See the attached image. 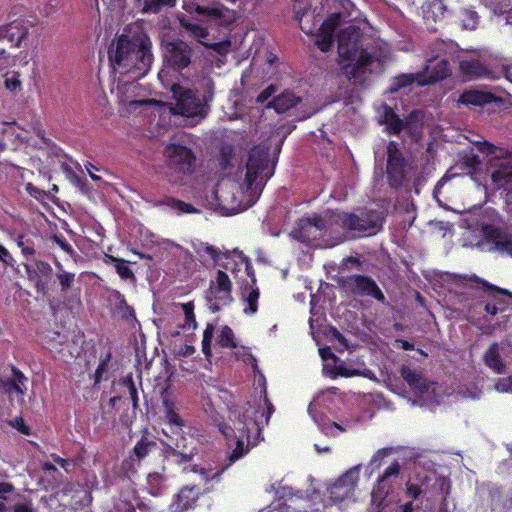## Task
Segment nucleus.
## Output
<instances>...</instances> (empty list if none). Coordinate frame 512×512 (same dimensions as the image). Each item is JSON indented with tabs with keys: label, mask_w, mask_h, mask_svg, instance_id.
Returning <instances> with one entry per match:
<instances>
[{
	"label": "nucleus",
	"mask_w": 512,
	"mask_h": 512,
	"mask_svg": "<svg viewBox=\"0 0 512 512\" xmlns=\"http://www.w3.org/2000/svg\"><path fill=\"white\" fill-rule=\"evenodd\" d=\"M276 92V86L270 84L256 97L257 104H264L274 93Z\"/></svg>",
	"instance_id": "e2e57ef3"
},
{
	"label": "nucleus",
	"mask_w": 512,
	"mask_h": 512,
	"mask_svg": "<svg viewBox=\"0 0 512 512\" xmlns=\"http://www.w3.org/2000/svg\"><path fill=\"white\" fill-rule=\"evenodd\" d=\"M161 205L170 207L173 210H177L180 214L182 213H194L197 210L189 203L182 200H178L173 197L166 196L160 201Z\"/></svg>",
	"instance_id": "a19ab883"
},
{
	"label": "nucleus",
	"mask_w": 512,
	"mask_h": 512,
	"mask_svg": "<svg viewBox=\"0 0 512 512\" xmlns=\"http://www.w3.org/2000/svg\"><path fill=\"white\" fill-rule=\"evenodd\" d=\"M461 283L470 289L482 292L484 296L480 297L477 305L490 316H496L498 313L506 311L512 299V292L500 288L488 281L478 277L475 274L460 276Z\"/></svg>",
	"instance_id": "7ed1b4c3"
},
{
	"label": "nucleus",
	"mask_w": 512,
	"mask_h": 512,
	"mask_svg": "<svg viewBox=\"0 0 512 512\" xmlns=\"http://www.w3.org/2000/svg\"><path fill=\"white\" fill-rule=\"evenodd\" d=\"M178 0H143L142 12L158 14L165 9H172Z\"/></svg>",
	"instance_id": "e433bc0d"
},
{
	"label": "nucleus",
	"mask_w": 512,
	"mask_h": 512,
	"mask_svg": "<svg viewBox=\"0 0 512 512\" xmlns=\"http://www.w3.org/2000/svg\"><path fill=\"white\" fill-rule=\"evenodd\" d=\"M152 43L147 36L130 38L120 35L115 49L108 50V58L113 71L120 75H131L136 80L144 77L151 68Z\"/></svg>",
	"instance_id": "f03ea898"
},
{
	"label": "nucleus",
	"mask_w": 512,
	"mask_h": 512,
	"mask_svg": "<svg viewBox=\"0 0 512 512\" xmlns=\"http://www.w3.org/2000/svg\"><path fill=\"white\" fill-rule=\"evenodd\" d=\"M167 166L170 170L182 174H192L196 167V154L192 148L180 143H170L164 149Z\"/></svg>",
	"instance_id": "1a4fd4ad"
},
{
	"label": "nucleus",
	"mask_w": 512,
	"mask_h": 512,
	"mask_svg": "<svg viewBox=\"0 0 512 512\" xmlns=\"http://www.w3.org/2000/svg\"><path fill=\"white\" fill-rule=\"evenodd\" d=\"M64 495L70 497L68 503L71 506L84 505L91 498L89 491L83 485L74 483L65 486Z\"/></svg>",
	"instance_id": "c756f323"
},
{
	"label": "nucleus",
	"mask_w": 512,
	"mask_h": 512,
	"mask_svg": "<svg viewBox=\"0 0 512 512\" xmlns=\"http://www.w3.org/2000/svg\"><path fill=\"white\" fill-rule=\"evenodd\" d=\"M268 149L255 146L249 153L245 182L247 189L260 195L265 182L274 174L275 163H270Z\"/></svg>",
	"instance_id": "423d86ee"
},
{
	"label": "nucleus",
	"mask_w": 512,
	"mask_h": 512,
	"mask_svg": "<svg viewBox=\"0 0 512 512\" xmlns=\"http://www.w3.org/2000/svg\"><path fill=\"white\" fill-rule=\"evenodd\" d=\"M494 96L490 92L479 90H466L459 98V102L466 106H484L493 101Z\"/></svg>",
	"instance_id": "393cba45"
},
{
	"label": "nucleus",
	"mask_w": 512,
	"mask_h": 512,
	"mask_svg": "<svg viewBox=\"0 0 512 512\" xmlns=\"http://www.w3.org/2000/svg\"><path fill=\"white\" fill-rule=\"evenodd\" d=\"M232 281L228 274L218 269L216 275L209 282L206 292V299L210 303L209 309L216 313L223 307L231 305L234 301L232 296Z\"/></svg>",
	"instance_id": "6e6552de"
},
{
	"label": "nucleus",
	"mask_w": 512,
	"mask_h": 512,
	"mask_svg": "<svg viewBox=\"0 0 512 512\" xmlns=\"http://www.w3.org/2000/svg\"><path fill=\"white\" fill-rule=\"evenodd\" d=\"M165 421L168 425H170L171 427L175 426L176 428H178L179 430H182V428L184 427L185 425V422L184 420L182 419V417L178 414V412H173L170 414H167L165 416Z\"/></svg>",
	"instance_id": "052dcab7"
},
{
	"label": "nucleus",
	"mask_w": 512,
	"mask_h": 512,
	"mask_svg": "<svg viewBox=\"0 0 512 512\" xmlns=\"http://www.w3.org/2000/svg\"><path fill=\"white\" fill-rule=\"evenodd\" d=\"M117 512H135V504L130 502L123 494L115 505Z\"/></svg>",
	"instance_id": "bf43d9fd"
},
{
	"label": "nucleus",
	"mask_w": 512,
	"mask_h": 512,
	"mask_svg": "<svg viewBox=\"0 0 512 512\" xmlns=\"http://www.w3.org/2000/svg\"><path fill=\"white\" fill-rule=\"evenodd\" d=\"M427 479H428L427 476L424 477V479L422 480L421 484L407 482V484H406V496L411 498V499H413V500L419 499L420 496L425 492V489L423 488V486L425 485V482H426Z\"/></svg>",
	"instance_id": "603ef678"
},
{
	"label": "nucleus",
	"mask_w": 512,
	"mask_h": 512,
	"mask_svg": "<svg viewBox=\"0 0 512 512\" xmlns=\"http://www.w3.org/2000/svg\"><path fill=\"white\" fill-rule=\"evenodd\" d=\"M201 45L217 52L220 55H226L231 46V42L229 40L215 42V43H208V42L201 41Z\"/></svg>",
	"instance_id": "6e6d98bb"
},
{
	"label": "nucleus",
	"mask_w": 512,
	"mask_h": 512,
	"mask_svg": "<svg viewBox=\"0 0 512 512\" xmlns=\"http://www.w3.org/2000/svg\"><path fill=\"white\" fill-rule=\"evenodd\" d=\"M180 23L181 26L187 32H189L194 38H196L200 44L201 41H203V39H205L209 35L208 29L199 24L191 23L185 20H181Z\"/></svg>",
	"instance_id": "c03bdc74"
},
{
	"label": "nucleus",
	"mask_w": 512,
	"mask_h": 512,
	"mask_svg": "<svg viewBox=\"0 0 512 512\" xmlns=\"http://www.w3.org/2000/svg\"><path fill=\"white\" fill-rule=\"evenodd\" d=\"M418 80H423L422 75L420 73L414 75V74H402L395 79V85L397 88H404L411 84H413L415 81L418 82Z\"/></svg>",
	"instance_id": "5fc2aeb1"
},
{
	"label": "nucleus",
	"mask_w": 512,
	"mask_h": 512,
	"mask_svg": "<svg viewBox=\"0 0 512 512\" xmlns=\"http://www.w3.org/2000/svg\"><path fill=\"white\" fill-rule=\"evenodd\" d=\"M258 413H260L259 406L254 403L245 402L234 405L229 410V419L233 423V427L225 422L218 424L219 431L226 439L233 435L236 436V446L227 456L221 470L214 476L220 475L263 440V423L258 421Z\"/></svg>",
	"instance_id": "f257e3e1"
},
{
	"label": "nucleus",
	"mask_w": 512,
	"mask_h": 512,
	"mask_svg": "<svg viewBox=\"0 0 512 512\" xmlns=\"http://www.w3.org/2000/svg\"><path fill=\"white\" fill-rule=\"evenodd\" d=\"M333 221L342 229L354 232L355 236L363 237L377 234L382 229L385 218L377 210L364 209L360 214L334 213Z\"/></svg>",
	"instance_id": "39448f33"
},
{
	"label": "nucleus",
	"mask_w": 512,
	"mask_h": 512,
	"mask_svg": "<svg viewBox=\"0 0 512 512\" xmlns=\"http://www.w3.org/2000/svg\"><path fill=\"white\" fill-rule=\"evenodd\" d=\"M193 49L183 40L166 43L164 49V64L176 72L187 68L192 61Z\"/></svg>",
	"instance_id": "f8f14e48"
},
{
	"label": "nucleus",
	"mask_w": 512,
	"mask_h": 512,
	"mask_svg": "<svg viewBox=\"0 0 512 512\" xmlns=\"http://www.w3.org/2000/svg\"><path fill=\"white\" fill-rule=\"evenodd\" d=\"M357 54L359 55L354 65L350 63V66H347V62L339 63L348 79L358 77L359 74L373 62V56L368 53L366 49L361 48Z\"/></svg>",
	"instance_id": "4be33fe9"
},
{
	"label": "nucleus",
	"mask_w": 512,
	"mask_h": 512,
	"mask_svg": "<svg viewBox=\"0 0 512 512\" xmlns=\"http://www.w3.org/2000/svg\"><path fill=\"white\" fill-rule=\"evenodd\" d=\"M425 71L427 77L423 80H418L420 86L432 85L449 77L451 75L450 61L448 58L428 59Z\"/></svg>",
	"instance_id": "a211bd4d"
},
{
	"label": "nucleus",
	"mask_w": 512,
	"mask_h": 512,
	"mask_svg": "<svg viewBox=\"0 0 512 512\" xmlns=\"http://www.w3.org/2000/svg\"><path fill=\"white\" fill-rule=\"evenodd\" d=\"M195 251L200 257H203L204 255H209L211 259L214 261V265H219V257L221 255V252L218 248L207 243H200L199 246L195 249Z\"/></svg>",
	"instance_id": "3c124183"
},
{
	"label": "nucleus",
	"mask_w": 512,
	"mask_h": 512,
	"mask_svg": "<svg viewBox=\"0 0 512 512\" xmlns=\"http://www.w3.org/2000/svg\"><path fill=\"white\" fill-rule=\"evenodd\" d=\"M484 239L493 244V249L512 257L511 237L500 227L487 224L483 227Z\"/></svg>",
	"instance_id": "f3484780"
},
{
	"label": "nucleus",
	"mask_w": 512,
	"mask_h": 512,
	"mask_svg": "<svg viewBox=\"0 0 512 512\" xmlns=\"http://www.w3.org/2000/svg\"><path fill=\"white\" fill-rule=\"evenodd\" d=\"M363 33L361 29L355 25H349L342 29L338 34V56L339 63L347 62L350 66L356 59L357 53L362 47Z\"/></svg>",
	"instance_id": "9d476101"
},
{
	"label": "nucleus",
	"mask_w": 512,
	"mask_h": 512,
	"mask_svg": "<svg viewBox=\"0 0 512 512\" xmlns=\"http://www.w3.org/2000/svg\"><path fill=\"white\" fill-rule=\"evenodd\" d=\"M483 360L485 365L497 374L506 371V364L501 357V348L497 342L492 343L485 351Z\"/></svg>",
	"instance_id": "5701e85b"
},
{
	"label": "nucleus",
	"mask_w": 512,
	"mask_h": 512,
	"mask_svg": "<svg viewBox=\"0 0 512 512\" xmlns=\"http://www.w3.org/2000/svg\"><path fill=\"white\" fill-rule=\"evenodd\" d=\"M445 7L442 3V0H431L426 1L422 5V13L423 18L426 21L427 25L429 22L436 23L439 19L444 15ZM429 30H436L434 27L427 26Z\"/></svg>",
	"instance_id": "a878e982"
},
{
	"label": "nucleus",
	"mask_w": 512,
	"mask_h": 512,
	"mask_svg": "<svg viewBox=\"0 0 512 512\" xmlns=\"http://www.w3.org/2000/svg\"><path fill=\"white\" fill-rule=\"evenodd\" d=\"M55 267L57 268L56 278L59 281L61 293H67L74 284L75 274L64 270L63 265L55 260Z\"/></svg>",
	"instance_id": "4c0bfd02"
},
{
	"label": "nucleus",
	"mask_w": 512,
	"mask_h": 512,
	"mask_svg": "<svg viewBox=\"0 0 512 512\" xmlns=\"http://www.w3.org/2000/svg\"><path fill=\"white\" fill-rule=\"evenodd\" d=\"M214 330H215L214 325L211 323H208L203 332V339H202L201 344H202V352L206 358H209L212 356L211 342H212V338L214 335Z\"/></svg>",
	"instance_id": "09e8293b"
},
{
	"label": "nucleus",
	"mask_w": 512,
	"mask_h": 512,
	"mask_svg": "<svg viewBox=\"0 0 512 512\" xmlns=\"http://www.w3.org/2000/svg\"><path fill=\"white\" fill-rule=\"evenodd\" d=\"M339 14H334L333 17L326 19L317 35L315 45L324 53L329 52L334 44V32L338 25Z\"/></svg>",
	"instance_id": "aec40b11"
},
{
	"label": "nucleus",
	"mask_w": 512,
	"mask_h": 512,
	"mask_svg": "<svg viewBox=\"0 0 512 512\" xmlns=\"http://www.w3.org/2000/svg\"><path fill=\"white\" fill-rule=\"evenodd\" d=\"M406 160L396 141H390L387 145L386 173L388 184L392 188L402 186L405 179Z\"/></svg>",
	"instance_id": "ddd939ff"
},
{
	"label": "nucleus",
	"mask_w": 512,
	"mask_h": 512,
	"mask_svg": "<svg viewBox=\"0 0 512 512\" xmlns=\"http://www.w3.org/2000/svg\"><path fill=\"white\" fill-rule=\"evenodd\" d=\"M51 240L70 257L76 258L77 253L63 235L53 234Z\"/></svg>",
	"instance_id": "864d4df0"
},
{
	"label": "nucleus",
	"mask_w": 512,
	"mask_h": 512,
	"mask_svg": "<svg viewBox=\"0 0 512 512\" xmlns=\"http://www.w3.org/2000/svg\"><path fill=\"white\" fill-rule=\"evenodd\" d=\"M27 380L25 375L16 367H12V378L3 382L6 392H15L19 395L25 394L24 383Z\"/></svg>",
	"instance_id": "f704fd0d"
},
{
	"label": "nucleus",
	"mask_w": 512,
	"mask_h": 512,
	"mask_svg": "<svg viewBox=\"0 0 512 512\" xmlns=\"http://www.w3.org/2000/svg\"><path fill=\"white\" fill-rule=\"evenodd\" d=\"M400 374L412 390L418 392H424L427 390V385L424 383L421 373L416 370L403 365L400 369Z\"/></svg>",
	"instance_id": "473e14b6"
},
{
	"label": "nucleus",
	"mask_w": 512,
	"mask_h": 512,
	"mask_svg": "<svg viewBox=\"0 0 512 512\" xmlns=\"http://www.w3.org/2000/svg\"><path fill=\"white\" fill-rule=\"evenodd\" d=\"M115 270L122 280H129L132 283L136 282L135 274L129 267V261L122 258L118 264H115Z\"/></svg>",
	"instance_id": "8fccbe9b"
},
{
	"label": "nucleus",
	"mask_w": 512,
	"mask_h": 512,
	"mask_svg": "<svg viewBox=\"0 0 512 512\" xmlns=\"http://www.w3.org/2000/svg\"><path fill=\"white\" fill-rule=\"evenodd\" d=\"M36 270L31 271L29 265L25 264L24 267L29 275L30 280H34V277L42 276L45 278H49L52 274V267L51 265L43 260H38L35 262Z\"/></svg>",
	"instance_id": "37998d69"
},
{
	"label": "nucleus",
	"mask_w": 512,
	"mask_h": 512,
	"mask_svg": "<svg viewBox=\"0 0 512 512\" xmlns=\"http://www.w3.org/2000/svg\"><path fill=\"white\" fill-rule=\"evenodd\" d=\"M333 378L341 376L345 378L353 377L359 375V371L356 369H349L344 364L336 365L333 368Z\"/></svg>",
	"instance_id": "13d9d810"
},
{
	"label": "nucleus",
	"mask_w": 512,
	"mask_h": 512,
	"mask_svg": "<svg viewBox=\"0 0 512 512\" xmlns=\"http://www.w3.org/2000/svg\"><path fill=\"white\" fill-rule=\"evenodd\" d=\"M340 289L351 297H371L380 303L386 302V297L376 281L361 274H352L342 277L338 281Z\"/></svg>",
	"instance_id": "0eeeda50"
},
{
	"label": "nucleus",
	"mask_w": 512,
	"mask_h": 512,
	"mask_svg": "<svg viewBox=\"0 0 512 512\" xmlns=\"http://www.w3.org/2000/svg\"><path fill=\"white\" fill-rule=\"evenodd\" d=\"M183 9L189 14H197L209 21L215 22L217 25H224L225 11H228L224 5L206 6L196 2L195 0H183Z\"/></svg>",
	"instance_id": "dca6fc26"
},
{
	"label": "nucleus",
	"mask_w": 512,
	"mask_h": 512,
	"mask_svg": "<svg viewBox=\"0 0 512 512\" xmlns=\"http://www.w3.org/2000/svg\"><path fill=\"white\" fill-rule=\"evenodd\" d=\"M424 113L422 110L415 109L411 111L404 119V129L412 131L421 128Z\"/></svg>",
	"instance_id": "a18cd8bd"
},
{
	"label": "nucleus",
	"mask_w": 512,
	"mask_h": 512,
	"mask_svg": "<svg viewBox=\"0 0 512 512\" xmlns=\"http://www.w3.org/2000/svg\"><path fill=\"white\" fill-rule=\"evenodd\" d=\"M0 512H35L31 502H22L14 504L8 509L5 503L0 502Z\"/></svg>",
	"instance_id": "4d7b16f0"
},
{
	"label": "nucleus",
	"mask_w": 512,
	"mask_h": 512,
	"mask_svg": "<svg viewBox=\"0 0 512 512\" xmlns=\"http://www.w3.org/2000/svg\"><path fill=\"white\" fill-rule=\"evenodd\" d=\"M216 342L221 348L224 349H234L238 346L235 334L232 328L228 325H225L221 328Z\"/></svg>",
	"instance_id": "58836bf2"
},
{
	"label": "nucleus",
	"mask_w": 512,
	"mask_h": 512,
	"mask_svg": "<svg viewBox=\"0 0 512 512\" xmlns=\"http://www.w3.org/2000/svg\"><path fill=\"white\" fill-rule=\"evenodd\" d=\"M13 426L24 435L31 434V428L25 423V420L22 417H16Z\"/></svg>",
	"instance_id": "338daca9"
},
{
	"label": "nucleus",
	"mask_w": 512,
	"mask_h": 512,
	"mask_svg": "<svg viewBox=\"0 0 512 512\" xmlns=\"http://www.w3.org/2000/svg\"><path fill=\"white\" fill-rule=\"evenodd\" d=\"M193 438L192 436H189L188 438L186 436H181L179 439H177L176 441V447H174L175 449H178V450H190L191 447H196L195 445H193Z\"/></svg>",
	"instance_id": "0e129e2a"
},
{
	"label": "nucleus",
	"mask_w": 512,
	"mask_h": 512,
	"mask_svg": "<svg viewBox=\"0 0 512 512\" xmlns=\"http://www.w3.org/2000/svg\"><path fill=\"white\" fill-rule=\"evenodd\" d=\"M198 489L196 487H184L177 494V506L180 509H189L193 507L198 499Z\"/></svg>",
	"instance_id": "c9c22d12"
},
{
	"label": "nucleus",
	"mask_w": 512,
	"mask_h": 512,
	"mask_svg": "<svg viewBox=\"0 0 512 512\" xmlns=\"http://www.w3.org/2000/svg\"><path fill=\"white\" fill-rule=\"evenodd\" d=\"M242 262L244 263L246 274L249 277V281H246L245 284H256L257 279L255 275V270L250 259L247 256L242 255Z\"/></svg>",
	"instance_id": "680f3d73"
},
{
	"label": "nucleus",
	"mask_w": 512,
	"mask_h": 512,
	"mask_svg": "<svg viewBox=\"0 0 512 512\" xmlns=\"http://www.w3.org/2000/svg\"><path fill=\"white\" fill-rule=\"evenodd\" d=\"M27 35V29L16 21L0 25V40L9 39L11 42H16V45L25 39Z\"/></svg>",
	"instance_id": "bb28decb"
},
{
	"label": "nucleus",
	"mask_w": 512,
	"mask_h": 512,
	"mask_svg": "<svg viewBox=\"0 0 512 512\" xmlns=\"http://www.w3.org/2000/svg\"><path fill=\"white\" fill-rule=\"evenodd\" d=\"M491 181L499 188L512 192V162L502 163L491 173Z\"/></svg>",
	"instance_id": "b1692460"
},
{
	"label": "nucleus",
	"mask_w": 512,
	"mask_h": 512,
	"mask_svg": "<svg viewBox=\"0 0 512 512\" xmlns=\"http://www.w3.org/2000/svg\"><path fill=\"white\" fill-rule=\"evenodd\" d=\"M460 25L463 29L473 30L477 27L479 16L476 11L472 9H463L460 12Z\"/></svg>",
	"instance_id": "79ce46f5"
},
{
	"label": "nucleus",
	"mask_w": 512,
	"mask_h": 512,
	"mask_svg": "<svg viewBox=\"0 0 512 512\" xmlns=\"http://www.w3.org/2000/svg\"><path fill=\"white\" fill-rule=\"evenodd\" d=\"M112 358L111 350H108L105 354L101 355L99 364L94 372V383L98 384L103 379V375L108 371L109 363Z\"/></svg>",
	"instance_id": "49530a36"
},
{
	"label": "nucleus",
	"mask_w": 512,
	"mask_h": 512,
	"mask_svg": "<svg viewBox=\"0 0 512 512\" xmlns=\"http://www.w3.org/2000/svg\"><path fill=\"white\" fill-rule=\"evenodd\" d=\"M400 474V465L397 460H394L378 478L376 484L371 492V501L373 504L380 508L388 505L387 497L392 491L391 477H397Z\"/></svg>",
	"instance_id": "4468645a"
},
{
	"label": "nucleus",
	"mask_w": 512,
	"mask_h": 512,
	"mask_svg": "<svg viewBox=\"0 0 512 512\" xmlns=\"http://www.w3.org/2000/svg\"><path fill=\"white\" fill-rule=\"evenodd\" d=\"M196 453V447H191L190 450H178L168 445L164 450L165 458L177 465L187 464L191 462Z\"/></svg>",
	"instance_id": "2f4dec72"
},
{
	"label": "nucleus",
	"mask_w": 512,
	"mask_h": 512,
	"mask_svg": "<svg viewBox=\"0 0 512 512\" xmlns=\"http://www.w3.org/2000/svg\"><path fill=\"white\" fill-rule=\"evenodd\" d=\"M326 230V221L321 215H313L312 217H304L299 219L297 227L291 232V236L304 244L314 245L321 239Z\"/></svg>",
	"instance_id": "9b49d317"
},
{
	"label": "nucleus",
	"mask_w": 512,
	"mask_h": 512,
	"mask_svg": "<svg viewBox=\"0 0 512 512\" xmlns=\"http://www.w3.org/2000/svg\"><path fill=\"white\" fill-rule=\"evenodd\" d=\"M300 101V98L293 93L284 92L274 97L268 103L267 108H273L278 114H282L295 107Z\"/></svg>",
	"instance_id": "cd10ccee"
},
{
	"label": "nucleus",
	"mask_w": 512,
	"mask_h": 512,
	"mask_svg": "<svg viewBox=\"0 0 512 512\" xmlns=\"http://www.w3.org/2000/svg\"><path fill=\"white\" fill-rule=\"evenodd\" d=\"M15 491L14 486L11 483L1 482L0 483V500H7L9 495Z\"/></svg>",
	"instance_id": "774afa93"
},
{
	"label": "nucleus",
	"mask_w": 512,
	"mask_h": 512,
	"mask_svg": "<svg viewBox=\"0 0 512 512\" xmlns=\"http://www.w3.org/2000/svg\"><path fill=\"white\" fill-rule=\"evenodd\" d=\"M181 308L185 315V322L182 327L184 329L195 330L197 328V321L194 314L193 302L182 303Z\"/></svg>",
	"instance_id": "de8ad7c7"
},
{
	"label": "nucleus",
	"mask_w": 512,
	"mask_h": 512,
	"mask_svg": "<svg viewBox=\"0 0 512 512\" xmlns=\"http://www.w3.org/2000/svg\"><path fill=\"white\" fill-rule=\"evenodd\" d=\"M383 123L387 126V131L391 135H399L404 129V120L389 106L384 109Z\"/></svg>",
	"instance_id": "72a5a7b5"
},
{
	"label": "nucleus",
	"mask_w": 512,
	"mask_h": 512,
	"mask_svg": "<svg viewBox=\"0 0 512 512\" xmlns=\"http://www.w3.org/2000/svg\"><path fill=\"white\" fill-rule=\"evenodd\" d=\"M16 243L25 258L29 259L35 256L36 250L32 237L27 234L20 233L17 235Z\"/></svg>",
	"instance_id": "ea45409f"
},
{
	"label": "nucleus",
	"mask_w": 512,
	"mask_h": 512,
	"mask_svg": "<svg viewBox=\"0 0 512 512\" xmlns=\"http://www.w3.org/2000/svg\"><path fill=\"white\" fill-rule=\"evenodd\" d=\"M156 448L157 442L146 433L137 441L126 463L135 470L136 466H139L140 462Z\"/></svg>",
	"instance_id": "6ab92c4d"
},
{
	"label": "nucleus",
	"mask_w": 512,
	"mask_h": 512,
	"mask_svg": "<svg viewBox=\"0 0 512 512\" xmlns=\"http://www.w3.org/2000/svg\"><path fill=\"white\" fill-rule=\"evenodd\" d=\"M359 479V470L357 467L349 469L340 476L330 488V496L334 502H341L349 498L355 489Z\"/></svg>",
	"instance_id": "2eb2a0df"
},
{
	"label": "nucleus",
	"mask_w": 512,
	"mask_h": 512,
	"mask_svg": "<svg viewBox=\"0 0 512 512\" xmlns=\"http://www.w3.org/2000/svg\"><path fill=\"white\" fill-rule=\"evenodd\" d=\"M173 97L176 100L173 109L174 114L187 118L204 119L209 112V102L213 99V93H201L198 90L185 88L179 84H173Z\"/></svg>",
	"instance_id": "20e7f679"
},
{
	"label": "nucleus",
	"mask_w": 512,
	"mask_h": 512,
	"mask_svg": "<svg viewBox=\"0 0 512 512\" xmlns=\"http://www.w3.org/2000/svg\"><path fill=\"white\" fill-rule=\"evenodd\" d=\"M241 295L247 306L244 308V313L255 314L258 310V300L260 291L256 284H243L241 286Z\"/></svg>",
	"instance_id": "7c9ffc66"
},
{
	"label": "nucleus",
	"mask_w": 512,
	"mask_h": 512,
	"mask_svg": "<svg viewBox=\"0 0 512 512\" xmlns=\"http://www.w3.org/2000/svg\"><path fill=\"white\" fill-rule=\"evenodd\" d=\"M0 261L5 266H13L14 258L9 250L0 243Z\"/></svg>",
	"instance_id": "69168bd1"
},
{
	"label": "nucleus",
	"mask_w": 512,
	"mask_h": 512,
	"mask_svg": "<svg viewBox=\"0 0 512 512\" xmlns=\"http://www.w3.org/2000/svg\"><path fill=\"white\" fill-rule=\"evenodd\" d=\"M429 49L431 53L430 59L434 60L441 58H448L450 60L456 53L455 44L451 40L437 39L430 44Z\"/></svg>",
	"instance_id": "c85d7f7f"
},
{
	"label": "nucleus",
	"mask_w": 512,
	"mask_h": 512,
	"mask_svg": "<svg viewBox=\"0 0 512 512\" xmlns=\"http://www.w3.org/2000/svg\"><path fill=\"white\" fill-rule=\"evenodd\" d=\"M463 77L468 80L487 78L492 79V72L479 59L463 60L459 64Z\"/></svg>",
	"instance_id": "412c9836"
}]
</instances>
